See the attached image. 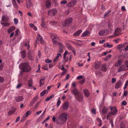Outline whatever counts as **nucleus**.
<instances>
[{"instance_id":"f257e3e1","label":"nucleus","mask_w":128,"mask_h":128,"mask_svg":"<svg viewBox=\"0 0 128 128\" xmlns=\"http://www.w3.org/2000/svg\"><path fill=\"white\" fill-rule=\"evenodd\" d=\"M67 120V114L66 113H62L59 115L58 119L56 120V122L57 124L62 125L66 123Z\"/></svg>"},{"instance_id":"f03ea898","label":"nucleus","mask_w":128,"mask_h":128,"mask_svg":"<svg viewBox=\"0 0 128 128\" xmlns=\"http://www.w3.org/2000/svg\"><path fill=\"white\" fill-rule=\"evenodd\" d=\"M19 68L22 70V72H26L30 71L31 70V67L29 66L28 64L27 63L20 64L19 65Z\"/></svg>"},{"instance_id":"7ed1b4c3","label":"nucleus","mask_w":128,"mask_h":128,"mask_svg":"<svg viewBox=\"0 0 128 128\" xmlns=\"http://www.w3.org/2000/svg\"><path fill=\"white\" fill-rule=\"evenodd\" d=\"M110 109L111 110V112H109L107 116V119L110 118L112 115H114L116 114L117 113L118 110L115 106L110 107Z\"/></svg>"},{"instance_id":"20e7f679","label":"nucleus","mask_w":128,"mask_h":128,"mask_svg":"<svg viewBox=\"0 0 128 128\" xmlns=\"http://www.w3.org/2000/svg\"><path fill=\"white\" fill-rule=\"evenodd\" d=\"M75 96L76 100L80 102H81L83 98L82 94L81 93H80Z\"/></svg>"},{"instance_id":"39448f33","label":"nucleus","mask_w":128,"mask_h":128,"mask_svg":"<svg viewBox=\"0 0 128 128\" xmlns=\"http://www.w3.org/2000/svg\"><path fill=\"white\" fill-rule=\"evenodd\" d=\"M37 40H36V43L39 44V42L40 43H42L44 42L40 34H38V36L36 37Z\"/></svg>"},{"instance_id":"423d86ee","label":"nucleus","mask_w":128,"mask_h":128,"mask_svg":"<svg viewBox=\"0 0 128 128\" xmlns=\"http://www.w3.org/2000/svg\"><path fill=\"white\" fill-rule=\"evenodd\" d=\"M76 0H72L67 4V6L69 8L72 7L76 4Z\"/></svg>"},{"instance_id":"0eeeda50","label":"nucleus","mask_w":128,"mask_h":128,"mask_svg":"<svg viewBox=\"0 0 128 128\" xmlns=\"http://www.w3.org/2000/svg\"><path fill=\"white\" fill-rule=\"evenodd\" d=\"M109 32V31L108 30H104L100 31L98 33V34L100 36L106 35Z\"/></svg>"},{"instance_id":"6e6552de","label":"nucleus","mask_w":128,"mask_h":128,"mask_svg":"<svg viewBox=\"0 0 128 128\" xmlns=\"http://www.w3.org/2000/svg\"><path fill=\"white\" fill-rule=\"evenodd\" d=\"M57 11L55 9H50L48 12V15L53 16H54L56 13Z\"/></svg>"},{"instance_id":"1a4fd4ad","label":"nucleus","mask_w":128,"mask_h":128,"mask_svg":"<svg viewBox=\"0 0 128 128\" xmlns=\"http://www.w3.org/2000/svg\"><path fill=\"white\" fill-rule=\"evenodd\" d=\"M32 112L30 110L28 111L26 113L25 115H24L22 118H21V121H23L27 117L30 115Z\"/></svg>"},{"instance_id":"9d476101","label":"nucleus","mask_w":128,"mask_h":128,"mask_svg":"<svg viewBox=\"0 0 128 128\" xmlns=\"http://www.w3.org/2000/svg\"><path fill=\"white\" fill-rule=\"evenodd\" d=\"M72 18H70L66 20L64 22V24H63L64 26H65L66 25L70 24L72 23Z\"/></svg>"},{"instance_id":"9b49d317","label":"nucleus","mask_w":128,"mask_h":128,"mask_svg":"<svg viewBox=\"0 0 128 128\" xmlns=\"http://www.w3.org/2000/svg\"><path fill=\"white\" fill-rule=\"evenodd\" d=\"M122 31L121 29L120 28H118L116 29L115 30L114 34L115 36H118L121 34V32Z\"/></svg>"},{"instance_id":"f8f14e48","label":"nucleus","mask_w":128,"mask_h":128,"mask_svg":"<svg viewBox=\"0 0 128 128\" xmlns=\"http://www.w3.org/2000/svg\"><path fill=\"white\" fill-rule=\"evenodd\" d=\"M122 85V82L120 81H118L116 84L115 88L116 89H118L121 87Z\"/></svg>"},{"instance_id":"ddd939ff","label":"nucleus","mask_w":128,"mask_h":128,"mask_svg":"<svg viewBox=\"0 0 128 128\" xmlns=\"http://www.w3.org/2000/svg\"><path fill=\"white\" fill-rule=\"evenodd\" d=\"M32 52L30 50H28V58L30 60H34V57L31 54Z\"/></svg>"},{"instance_id":"4468645a","label":"nucleus","mask_w":128,"mask_h":128,"mask_svg":"<svg viewBox=\"0 0 128 128\" xmlns=\"http://www.w3.org/2000/svg\"><path fill=\"white\" fill-rule=\"evenodd\" d=\"M107 70V66L105 64H103L102 65L101 70L104 72H106Z\"/></svg>"},{"instance_id":"2eb2a0df","label":"nucleus","mask_w":128,"mask_h":128,"mask_svg":"<svg viewBox=\"0 0 128 128\" xmlns=\"http://www.w3.org/2000/svg\"><path fill=\"white\" fill-rule=\"evenodd\" d=\"M72 92L74 94L75 96L80 93L78 91V90L76 88H73L72 90Z\"/></svg>"},{"instance_id":"dca6fc26","label":"nucleus","mask_w":128,"mask_h":128,"mask_svg":"<svg viewBox=\"0 0 128 128\" xmlns=\"http://www.w3.org/2000/svg\"><path fill=\"white\" fill-rule=\"evenodd\" d=\"M69 105V103L67 102H66L64 103L63 109L64 110H66L68 108Z\"/></svg>"},{"instance_id":"f3484780","label":"nucleus","mask_w":128,"mask_h":128,"mask_svg":"<svg viewBox=\"0 0 128 128\" xmlns=\"http://www.w3.org/2000/svg\"><path fill=\"white\" fill-rule=\"evenodd\" d=\"M100 62H95V64L94 68L96 69L100 67Z\"/></svg>"},{"instance_id":"a211bd4d","label":"nucleus","mask_w":128,"mask_h":128,"mask_svg":"<svg viewBox=\"0 0 128 128\" xmlns=\"http://www.w3.org/2000/svg\"><path fill=\"white\" fill-rule=\"evenodd\" d=\"M83 92L86 96L88 97L90 95V93L88 90L86 89L83 90Z\"/></svg>"},{"instance_id":"6ab92c4d","label":"nucleus","mask_w":128,"mask_h":128,"mask_svg":"<svg viewBox=\"0 0 128 128\" xmlns=\"http://www.w3.org/2000/svg\"><path fill=\"white\" fill-rule=\"evenodd\" d=\"M50 36L52 39H54V40H57L59 39L58 36L55 34H52L50 35Z\"/></svg>"},{"instance_id":"aec40b11","label":"nucleus","mask_w":128,"mask_h":128,"mask_svg":"<svg viewBox=\"0 0 128 128\" xmlns=\"http://www.w3.org/2000/svg\"><path fill=\"white\" fill-rule=\"evenodd\" d=\"M82 30H78L77 32H75L73 35V36H76L80 35V33L82 32Z\"/></svg>"},{"instance_id":"412c9836","label":"nucleus","mask_w":128,"mask_h":128,"mask_svg":"<svg viewBox=\"0 0 128 128\" xmlns=\"http://www.w3.org/2000/svg\"><path fill=\"white\" fill-rule=\"evenodd\" d=\"M125 66L124 65H122L118 69V72H120L122 70H125Z\"/></svg>"},{"instance_id":"4be33fe9","label":"nucleus","mask_w":128,"mask_h":128,"mask_svg":"<svg viewBox=\"0 0 128 128\" xmlns=\"http://www.w3.org/2000/svg\"><path fill=\"white\" fill-rule=\"evenodd\" d=\"M51 3L50 0H48L46 2V6L47 8H49L51 6Z\"/></svg>"},{"instance_id":"5701e85b","label":"nucleus","mask_w":128,"mask_h":128,"mask_svg":"<svg viewBox=\"0 0 128 128\" xmlns=\"http://www.w3.org/2000/svg\"><path fill=\"white\" fill-rule=\"evenodd\" d=\"M89 32L88 31H86L84 32L82 34V37H86L90 34Z\"/></svg>"},{"instance_id":"b1692460","label":"nucleus","mask_w":128,"mask_h":128,"mask_svg":"<svg viewBox=\"0 0 128 128\" xmlns=\"http://www.w3.org/2000/svg\"><path fill=\"white\" fill-rule=\"evenodd\" d=\"M122 62L120 60H118L117 61V63L116 64L115 66L116 67H118L120 66L122 64Z\"/></svg>"},{"instance_id":"393cba45","label":"nucleus","mask_w":128,"mask_h":128,"mask_svg":"<svg viewBox=\"0 0 128 128\" xmlns=\"http://www.w3.org/2000/svg\"><path fill=\"white\" fill-rule=\"evenodd\" d=\"M21 55H22V58H24L26 55V50H24L21 52Z\"/></svg>"},{"instance_id":"a878e982","label":"nucleus","mask_w":128,"mask_h":128,"mask_svg":"<svg viewBox=\"0 0 128 128\" xmlns=\"http://www.w3.org/2000/svg\"><path fill=\"white\" fill-rule=\"evenodd\" d=\"M108 108L106 107H104L102 109V113L104 114H106L107 112Z\"/></svg>"},{"instance_id":"bb28decb","label":"nucleus","mask_w":128,"mask_h":128,"mask_svg":"<svg viewBox=\"0 0 128 128\" xmlns=\"http://www.w3.org/2000/svg\"><path fill=\"white\" fill-rule=\"evenodd\" d=\"M15 27L14 26H12L8 30V33H10L14 31L15 30Z\"/></svg>"},{"instance_id":"cd10ccee","label":"nucleus","mask_w":128,"mask_h":128,"mask_svg":"<svg viewBox=\"0 0 128 128\" xmlns=\"http://www.w3.org/2000/svg\"><path fill=\"white\" fill-rule=\"evenodd\" d=\"M16 110V109L15 108H14L12 110H10L9 111L8 113V115H11L15 112Z\"/></svg>"},{"instance_id":"c85d7f7f","label":"nucleus","mask_w":128,"mask_h":128,"mask_svg":"<svg viewBox=\"0 0 128 128\" xmlns=\"http://www.w3.org/2000/svg\"><path fill=\"white\" fill-rule=\"evenodd\" d=\"M28 84L29 87H32V80H28Z\"/></svg>"},{"instance_id":"c756f323","label":"nucleus","mask_w":128,"mask_h":128,"mask_svg":"<svg viewBox=\"0 0 128 128\" xmlns=\"http://www.w3.org/2000/svg\"><path fill=\"white\" fill-rule=\"evenodd\" d=\"M1 24L4 26H8L10 25V24L7 22H3L1 23Z\"/></svg>"},{"instance_id":"7c9ffc66","label":"nucleus","mask_w":128,"mask_h":128,"mask_svg":"<svg viewBox=\"0 0 128 128\" xmlns=\"http://www.w3.org/2000/svg\"><path fill=\"white\" fill-rule=\"evenodd\" d=\"M23 100V98L22 96H19L18 98H16V101L17 102H19Z\"/></svg>"},{"instance_id":"2f4dec72","label":"nucleus","mask_w":128,"mask_h":128,"mask_svg":"<svg viewBox=\"0 0 128 128\" xmlns=\"http://www.w3.org/2000/svg\"><path fill=\"white\" fill-rule=\"evenodd\" d=\"M61 54H57V56L56 57V58H55L54 60V62H55L57 61L58 60V59L59 57V56H61Z\"/></svg>"},{"instance_id":"473e14b6","label":"nucleus","mask_w":128,"mask_h":128,"mask_svg":"<svg viewBox=\"0 0 128 128\" xmlns=\"http://www.w3.org/2000/svg\"><path fill=\"white\" fill-rule=\"evenodd\" d=\"M58 44L60 48H64V46L61 42H58Z\"/></svg>"},{"instance_id":"72a5a7b5","label":"nucleus","mask_w":128,"mask_h":128,"mask_svg":"<svg viewBox=\"0 0 128 128\" xmlns=\"http://www.w3.org/2000/svg\"><path fill=\"white\" fill-rule=\"evenodd\" d=\"M30 1V0H29L28 2H26V7L28 8L30 7L32 5V4Z\"/></svg>"},{"instance_id":"f704fd0d","label":"nucleus","mask_w":128,"mask_h":128,"mask_svg":"<svg viewBox=\"0 0 128 128\" xmlns=\"http://www.w3.org/2000/svg\"><path fill=\"white\" fill-rule=\"evenodd\" d=\"M112 55H109L106 56L104 59V60L105 61H107L108 58H110L111 57Z\"/></svg>"},{"instance_id":"c9c22d12","label":"nucleus","mask_w":128,"mask_h":128,"mask_svg":"<svg viewBox=\"0 0 128 128\" xmlns=\"http://www.w3.org/2000/svg\"><path fill=\"white\" fill-rule=\"evenodd\" d=\"M45 79L41 78L40 79V85L42 86L43 84L44 83V80H45Z\"/></svg>"},{"instance_id":"e433bc0d","label":"nucleus","mask_w":128,"mask_h":128,"mask_svg":"<svg viewBox=\"0 0 128 128\" xmlns=\"http://www.w3.org/2000/svg\"><path fill=\"white\" fill-rule=\"evenodd\" d=\"M54 96V95H52L48 97V98H46V101H48Z\"/></svg>"},{"instance_id":"4c0bfd02","label":"nucleus","mask_w":128,"mask_h":128,"mask_svg":"<svg viewBox=\"0 0 128 128\" xmlns=\"http://www.w3.org/2000/svg\"><path fill=\"white\" fill-rule=\"evenodd\" d=\"M50 24L52 25H56L57 23V22H56L53 21H51L50 22Z\"/></svg>"},{"instance_id":"58836bf2","label":"nucleus","mask_w":128,"mask_h":128,"mask_svg":"<svg viewBox=\"0 0 128 128\" xmlns=\"http://www.w3.org/2000/svg\"><path fill=\"white\" fill-rule=\"evenodd\" d=\"M12 4H13V5H14V6L16 7L17 6V5L15 0H13V1H12Z\"/></svg>"},{"instance_id":"ea45409f","label":"nucleus","mask_w":128,"mask_h":128,"mask_svg":"<svg viewBox=\"0 0 128 128\" xmlns=\"http://www.w3.org/2000/svg\"><path fill=\"white\" fill-rule=\"evenodd\" d=\"M46 90H44L42 92L40 93V95L41 96H43L46 92Z\"/></svg>"},{"instance_id":"a19ab883","label":"nucleus","mask_w":128,"mask_h":128,"mask_svg":"<svg viewBox=\"0 0 128 128\" xmlns=\"http://www.w3.org/2000/svg\"><path fill=\"white\" fill-rule=\"evenodd\" d=\"M123 47V46L122 44L118 45L117 48L118 49H120V48Z\"/></svg>"},{"instance_id":"79ce46f5","label":"nucleus","mask_w":128,"mask_h":128,"mask_svg":"<svg viewBox=\"0 0 128 128\" xmlns=\"http://www.w3.org/2000/svg\"><path fill=\"white\" fill-rule=\"evenodd\" d=\"M67 2V1L66 0H62L60 2V3L62 4H66Z\"/></svg>"},{"instance_id":"37998d69","label":"nucleus","mask_w":128,"mask_h":128,"mask_svg":"<svg viewBox=\"0 0 128 128\" xmlns=\"http://www.w3.org/2000/svg\"><path fill=\"white\" fill-rule=\"evenodd\" d=\"M52 42L54 44H56L58 43V41L57 40H54V39H52Z\"/></svg>"},{"instance_id":"c03bdc74","label":"nucleus","mask_w":128,"mask_h":128,"mask_svg":"<svg viewBox=\"0 0 128 128\" xmlns=\"http://www.w3.org/2000/svg\"><path fill=\"white\" fill-rule=\"evenodd\" d=\"M96 119L100 123L99 126H100L102 124V120L98 118H97Z\"/></svg>"},{"instance_id":"a18cd8bd","label":"nucleus","mask_w":128,"mask_h":128,"mask_svg":"<svg viewBox=\"0 0 128 128\" xmlns=\"http://www.w3.org/2000/svg\"><path fill=\"white\" fill-rule=\"evenodd\" d=\"M4 81V78L2 76H0V83L3 82Z\"/></svg>"},{"instance_id":"49530a36","label":"nucleus","mask_w":128,"mask_h":128,"mask_svg":"<svg viewBox=\"0 0 128 128\" xmlns=\"http://www.w3.org/2000/svg\"><path fill=\"white\" fill-rule=\"evenodd\" d=\"M38 98V97L37 96L35 97L33 99V100L32 102V103L34 104V103L35 102L36 100Z\"/></svg>"},{"instance_id":"de8ad7c7","label":"nucleus","mask_w":128,"mask_h":128,"mask_svg":"<svg viewBox=\"0 0 128 128\" xmlns=\"http://www.w3.org/2000/svg\"><path fill=\"white\" fill-rule=\"evenodd\" d=\"M106 45L107 46L108 48H111L113 46V45L109 44L108 42L106 43Z\"/></svg>"},{"instance_id":"09e8293b","label":"nucleus","mask_w":128,"mask_h":128,"mask_svg":"<svg viewBox=\"0 0 128 128\" xmlns=\"http://www.w3.org/2000/svg\"><path fill=\"white\" fill-rule=\"evenodd\" d=\"M19 31L18 29H16V33L15 34V37L18 36V32Z\"/></svg>"},{"instance_id":"8fccbe9b","label":"nucleus","mask_w":128,"mask_h":128,"mask_svg":"<svg viewBox=\"0 0 128 128\" xmlns=\"http://www.w3.org/2000/svg\"><path fill=\"white\" fill-rule=\"evenodd\" d=\"M76 83L75 82H73L72 84V86L73 87V88H76Z\"/></svg>"},{"instance_id":"3c124183","label":"nucleus","mask_w":128,"mask_h":128,"mask_svg":"<svg viewBox=\"0 0 128 128\" xmlns=\"http://www.w3.org/2000/svg\"><path fill=\"white\" fill-rule=\"evenodd\" d=\"M110 12H111V11L109 10L104 15V17H107L108 16Z\"/></svg>"},{"instance_id":"603ef678","label":"nucleus","mask_w":128,"mask_h":128,"mask_svg":"<svg viewBox=\"0 0 128 128\" xmlns=\"http://www.w3.org/2000/svg\"><path fill=\"white\" fill-rule=\"evenodd\" d=\"M21 38V36H18L16 42L17 43L18 42Z\"/></svg>"},{"instance_id":"864d4df0","label":"nucleus","mask_w":128,"mask_h":128,"mask_svg":"<svg viewBox=\"0 0 128 128\" xmlns=\"http://www.w3.org/2000/svg\"><path fill=\"white\" fill-rule=\"evenodd\" d=\"M112 25L110 24H109L108 25V28L110 30H111L112 28Z\"/></svg>"},{"instance_id":"5fc2aeb1","label":"nucleus","mask_w":128,"mask_h":128,"mask_svg":"<svg viewBox=\"0 0 128 128\" xmlns=\"http://www.w3.org/2000/svg\"><path fill=\"white\" fill-rule=\"evenodd\" d=\"M46 109L44 110V111L43 113H42V114L41 116H40V117L38 118H42L44 115V113L46 112Z\"/></svg>"},{"instance_id":"6e6d98bb","label":"nucleus","mask_w":128,"mask_h":128,"mask_svg":"<svg viewBox=\"0 0 128 128\" xmlns=\"http://www.w3.org/2000/svg\"><path fill=\"white\" fill-rule=\"evenodd\" d=\"M38 55L39 57V58H40L42 54L41 51L39 50H38Z\"/></svg>"},{"instance_id":"4d7b16f0","label":"nucleus","mask_w":128,"mask_h":128,"mask_svg":"<svg viewBox=\"0 0 128 128\" xmlns=\"http://www.w3.org/2000/svg\"><path fill=\"white\" fill-rule=\"evenodd\" d=\"M14 20L15 24H17L18 22V19L16 18H15L14 19Z\"/></svg>"},{"instance_id":"13d9d810","label":"nucleus","mask_w":128,"mask_h":128,"mask_svg":"<svg viewBox=\"0 0 128 128\" xmlns=\"http://www.w3.org/2000/svg\"><path fill=\"white\" fill-rule=\"evenodd\" d=\"M127 104V102H126L125 100L123 101L122 103V104L123 105H124V106L126 105Z\"/></svg>"},{"instance_id":"bf43d9fd","label":"nucleus","mask_w":128,"mask_h":128,"mask_svg":"<svg viewBox=\"0 0 128 128\" xmlns=\"http://www.w3.org/2000/svg\"><path fill=\"white\" fill-rule=\"evenodd\" d=\"M125 126L124 124L122 123L120 124V128H125Z\"/></svg>"},{"instance_id":"052dcab7","label":"nucleus","mask_w":128,"mask_h":128,"mask_svg":"<svg viewBox=\"0 0 128 128\" xmlns=\"http://www.w3.org/2000/svg\"><path fill=\"white\" fill-rule=\"evenodd\" d=\"M22 86V84H20V83H19L16 86V88H19L21 86Z\"/></svg>"},{"instance_id":"680f3d73","label":"nucleus","mask_w":128,"mask_h":128,"mask_svg":"<svg viewBox=\"0 0 128 128\" xmlns=\"http://www.w3.org/2000/svg\"><path fill=\"white\" fill-rule=\"evenodd\" d=\"M83 76L82 75H80L77 77L76 79L78 80H80V79L82 78H83Z\"/></svg>"},{"instance_id":"e2e57ef3","label":"nucleus","mask_w":128,"mask_h":128,"mask_svg":"<svg viewBox=\"0 0 128 128\" xmlns=\"http://www.w3.org/2000/svg\"><path fill=\"white\" fill-rule=\"evenodd\" d=\"M125 65L126 67H128V60H126L124 62Z\"/></svg>"},{"instance_id":"0e129e2a","label":"nucleus","mask_w":128,"mask_h":128,"mask_svg":"<svg viewBox=\"0 0 128 128\" xmlns=\"http://www.w3.org/2000/svg\"><path fill=\"white\" fill-rule=\"evenodd\" d=\"M41 26L42 28H44L45 27V24L44 22H42Z\"/></svg>"},{"instance_id":"69168bd1","label":"nucleus","mask_w":128,"mask_h":128,"mask_svg":"<svg viewBox=\"0 0 128 128\" xmlns=\"http://www.w3.org/2000/svg\"><path fill=\"white\" fill-rule=\"evenodd\" d=\"M61 103V101L60 100H58V101L57 104V106L58 107L59 106Z\"/></svg>"},{"instance_id":"338daca9","label":"nucleus","mask_w":128,"mask_h":128,"mask_svg":"<svg viewBox=\"0 0 128 128\" xmlns=\"http://www.w3.org/2000/svg\"><path fill=\"white\" fill-rule=\"evenodd\" d=\"M46 62L47 63H50L52 62V60H50L48 59H46Z\"/></svg>"},{"instance_id":"774afa93","label":"nucleus","mask_w":128,"mask_h":128,"mask_svg":"<svg viewBox=\"0 0 128 128\" xmlns=\"http://www.w3.org/2000/svg\"><path fill=\"white\" fill-rule=\"evenodd\" d=\"M116 81V79L115 78H113L112 79V83H114Z\"/></svg>"}]
</instances>
